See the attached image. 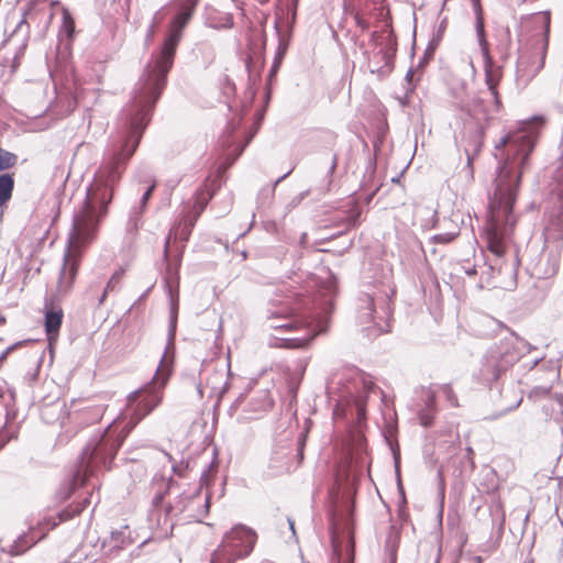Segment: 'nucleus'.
<instances>
[{
  "label": "nucleus",
  "instance_id": "obj_8",
  "mask_svg": "<svg viewBox=\"0 0 563 563\" xmlns=\"http://www.w3.org/2000/svg\"><path fill=\"white\" fill-rule=\"evenodd\" d=\"M362 300L364 302L363 309L365 312H362L361 318H364L365 321L373 322V325L365 329L368 335L374 334L376 336L380 333L388 332V319L393 313L390 295L374 296L367 294Z\"/></svg>",
  "mask_w": 563,
  "mask_h": 563
},
{
  "label": "nucleus",
  "instance_id": "obj_49",
  "mask_svg": "<svg viewBox=\"0 0 563 563\" xmlns=\"http://www.w3.org/2000/svg\"><path fill=\"white\" fill-rule=\"evenodd\" d=\"M308 195H309V190L300 192L299 195H297L296 197H294L291 199V201L289 202L288 206L291 208L297 207Z\"/></svg>",
  "mask_w": 563,
  "mask_h": 563
},
{
  "label": "nucleus",
  "instance_id": "obj_12",
  "mask_svg": "<svg viewBox=\"0 0 563 563\" xmlns=\"http://www.w3.org/2000/svg\"><path fill=\"white\" fill-rule=\"evenodd\" d=\"M199 494V489L192 495H187L185 492H180L174 498V501L166 504L164 507V515L157 517V529L167 536L174 528L173 517L183 514L192 501V498Z\"/></svg>",
  "mask_w": 563,
  "mask_h": 563
},
{
  "label": "nucleus",
  "instance_id": "obj_21",
  "mask_svg": "<svg viewBox=\"0 0 563 563\" xmlns=\"http://www.w3.org/2000/svg\"><path fill=\"white\" fill-rule=\"evenodd\" d=\"M14 179L11 174L0 175V206L4 205L12 196Z\"/></svg>",
  "mask_w": 563,
  "mask_h": 563
},
{
  "label": "nucleus",
  "instance_id": "obj_28",
  "mask_svg": "<svg viewBox=\"0 0 563 563\" xmlns=\"http://www.w3.org/2000/svg\"><path fill=\"white\" fill-rule=\"evenodd\" d=\"M272 462L278 463L276 467H278L280 472H290L292 468V465L288 462L287 452L285 449L282 451H275L272 456Z\"/></svg>",
  "mask_w": 563,
  "mask_h": 563
},
{
  "label": "nucleus",
  "instance_id": "obj_29",
  "mask_svg": "<svg viewBox=\"0 0 563 563\" xmlns=\"http://www.w3.org/2000/svg\"><path fill=\"white\" fill-rule=\"evenodd\" d=\"M18 162V156L2 147H0V170L13 167Z\"/></svg>",
  "mask_w": 563,
  "mask_h": 563
},
{
  "label": "nucleus",
  "instance_id": "obj_17",
  "mask_svg": "<svg viewBox=\"0 0 563 563\" xmlns=\"http://www.w3.org/2000/svg\"><path fill=\"white\" fill-rule=\"evenodd\" d=\"M63 316V310L60 308H51L45 312L44 324L47 334V347L49 349V352H53L55 349L54 344L62 325Z\"/></svg>",
  "mask_w": 563,
  "mask_h": 563
},
{
  "label": "nucleus",
  "instance_id": "obj_35",
  "mask_svg": "<svg viewBox=\"0 0 563 563\" xmlns=\"http://www.w3.org/2000/svg\"><path fill=\"white\" fill-rule=\"evenodd\" d=\"M192 229H189L188 227H185L180 222L176 228L173 229L175 238H179L183 241H188Z\"/></svg>",
  "mask_w": 563,
  "mask_h": 563
},
{
  "label": "nucleus",
  "instance_id": "obj_26",
  "mask_svg": "<svg viewBox=\"0 0 563 563\" xmlns=\"http://www.w3.org/2000/svg\"><path fill=\"white\" fill-rule=\"evenodd\" d=\"M44 358L45 354H35L34 360L31 362L32 367L26 372L24 377L30 384L37 379Z\"/></svg>",
  "mask_w": 563,
  "mask_h": 563
},
{
  "label": "nucleus",
  "instance_id": "obj_41",
  "mask_svg": "<svg viewBox=\"0 0 563 563\" xmlns=\"http://www.w3.org/2000/svg\"><path fill=\"white\" fill-rule=\"evenodd\" d=\"M433 53H434V48H433V47H431V46H429V47L426 49V52H424L423 56L420 58V60H419V63H418V65H417V69H422V68H423V66H424L426 64H428V63H429V60L433 57Z\"/></svg>",
  "mask_w": 563,
  "mask_h": 563
},
{
  "label": "nucleus",
  "instance_id": "obj_63",
  "mask_svg": "<svg viewBox=\"0 0 563 563\" xmlns=\"http://www.w3.org/2000/svg\"><path fill=\"white\" fill-rule=\"evenodd\" d=\"M154 27H155V21L151 24V26L148 29L147 38H152V36L154 34Z\"/></svg>",
  "mask_w": 563,
  "mask_h": 563
},
{
  "label": "nucleus",
  "instance_id": "obj_31",
  "mask_svg": "<svg viewBox=\"0 0 563 563\" xmlns=\"http://www.w3.org/2000/svg\"><path fill=\"white\" fill-rule=\"evenodd\" d=\"M435 409L422 408L418 412L420 424L424 428H429L433 423Z\"/></svg>",
  "mask_w": 563,
  "mask_h": 563
},
{
  "label": "nucleus",
  "instance_id": "obj_47",
  "mask_svg": "<svg viewBox=\"0 0 563 563\" xmlns=\"http://www.w3.org/2000/svg\"><path fill=\"white\" fill-rule=\"evenodd\" d=\"M90 497H91V494L89 496H85L81 501H79L76 506H74L75 512L80 515L87 508V506L90 504Z\"/></svg>",
  "mask_w": 563,
  "mask_h": 563
},
{
  "label": "nucleus",
  "instance_id": "obj_42",
  "mask_svg": "<svg viewBox=\"0 0 563 563\" xmlns=\"http://www.w3.org/2000/svg\"><path fill=\"white\" fill-rule=\"evenodd\" d=\"M207 203H208V200H205V199L197 200L196 203L192 206V210L189 212L199 218L200 214L202 213V211L205 210Z\"/></svg>",
  "mask_w": 563,
  "mask_h": 563
},
{
  "label": "nucleus",
  "instance_id": "obj_59",
  "mask_svg": "<svg viewBox=\"0 0 563 563\" xmlns=\"http://www.w3.org/2000/svg\"><path fill=\"white\" fill-rule=\"evenodd\" d=\"M20 343H14L5 346L2 352L9 353L12 352Z\"/></svg>",
  "mask_w": 563,
  "mask_h": 563
},
{
  "label": "nucleus",
  "instance_id": "obj_4",
  "mask_svg": "<svg viewBox=\"0 0 563 563\" xmlns=\"http://www.w3.org/2000/svg\"><path fill=\"white\" fill-rule=\"evenodd\" d=\"M334 294V283L330 282L324 288L322 313L311 318H308L307 313L303 312L301 301L294 302L287 299L280 302H272L267 309L268 328L285 332H303V334L274 336L269 341V346L286 350L307 349L314 336L327 330Z\"/></svg>",
  "mask_w": 563,
  "mask_h": 563
},
{
  "label": "nucleus",
  "instance_id": "obj_30",
  "mask_svg": "<svg viewBox=\"0 0 563 563\" xmlns=\"http://www.w3.org/2000/svg\"><path fill=\"white\" fill-rule=\"evenodd\" d=\"M287 52V44L284 43L282 40H279V44L275 54V58L273 62V65L271 67L269 74L271 76L274 75L280 67L282 62L286 55Z\"/></svg>",
  "mask_w": 563,
  "mask_h": 563
},
{
  "label": "nucleus",
  "instance_id": "obj_36",
  "mask_svg": "<svg viewBox=\"0 0 563 563\" xmlns=\"http://www.w3.org/2000/svg\"><path fill=\"white\" fill-rule=\"evenodd\" d=\"M210 503H211V496H210V494H207L205 497L203 506L198 510L197 515L195 516L196 521L202 522V518H205L206 516L209 515Z\"/></svg>",
  "mask_w": 563,
  "mask_h": 563
},
{
  "label": "nucleus",
  "instance_id": "obj_15",
  "mask_svg": "<svg viewBox=\"0 0 563 563\" xmlns=\"http://www.w3.org/2000/svg\"><path fill=\"white\" fill-rule=\"evenodd\" d=\"M65 409L66 402L60 399H56L52 402H44L41 406V418L47 424L58 422L60 427L68 432V411H65Z\"/></svg>",
  "mask_w": 563,
  "mask_h": 563
},
{
  "label": "nucleus",
  "instance_id": "obj_32",
  "mask_svg": "<svg viewBox=\"0 0 563 563\" xmlns=\"http://www.w3.org/2000/svg\"><path fill=\"white\" fill-rule=\"evenodd\" d=\"M441 388V391L442 394L445 396V399L453 406V407H457L459 406V402H457V397L456 395L454 394L452 387L450 384H443L440 386Z\"/></svg>",
  "mask_w": 563,
  "mask_h": 563
},
{
  "label": "nucleus",
  "instance_id": "obj_2",
  "mask_svg": "<svg viewBox=\"0 0 563 563\" xmlns=\"http://www.w3.org/2000/svg\"><path fill=\"white\" fill-rule=\"evenodd\" d=\"M544 123L541 115L519 123L518 129L503 136L496 144L495 157L505 148L495 178V189L488 203L486 243L492 257L481 267L479 287L506 288L504 276L512 279L517 274L519 260L514 245V229L517 218L512 208L517 199L521 177L529 165V157Z\"/></svg>",
  "mask_w": 563,
  "mask_h": 563
},
{
  "label": "nucleus",
  "instance_id": "obj_7",
  "mask_svg": "<svg viewBox=\"0 0 563 563\" xmlns=\"http://www.w3.org/2000/svg\"><path fill=\"white\" fill-rule=\"evenodd\" d=\"M164 258L166 261V271L164 276L165 287L169 296V327H168V342L164 352H169L177 327L178 306H179V267L180 256L175 261H170L168 256V240L165 242Z\"/></svg>",
  "mask_w": 563,
  "mask_h": 563
},
{
  "label": "nucleus",
  "instance_id": "obj_56",
  "mask_svg": "<svg viewBox=\"0 0 563 563\" xmlns=\"http://www.w3.org/2000/svg\"><path fill=\"white\" fill-rule=\"evenodd\" d=\"M291 172H292V168L290 170H288L286 174H284L283 176H280L279 178H277L274 184V187H276L282 180H284L287 176H289Z\"/></svg>",
  "mask_w": 563,
  "mask_h": 563
},
{
  "label": "nucleus",
  "instance_id": "obj_53",
  "mask_svg": "<svg viewBox=\"0 0 563 563\" xmlns=\"http://www.w3.org/2000/svg\"><path fill=\"white\" fill-rule=\"evenodd\" d=\"M415 69L413 68H409L407 74H406V81L411 85L412 82V78H413V75H415Z\"/></svg>",
  "mask_w": 563,
  "mask_h": 563
},
{
  "label": "nucleus",
  "instance_id": "obj_16",
  "mask_svg": "<svg viewBox=\"0 0 563 563\" xmlns=\"http://www.w3.org/2000/svg\"><path fill=\"white\" fill-rule=\"evenodd\" d=\"M484 360L482 375L489 383L496 382L510 366V362L504 358V354H487Z\"/></svg>",
  "mask_w": 563,
  "mask_h": 563
},
{
  "label": "nucleus",
  "instance_id": "obj_19",
  "mask_svg": "<svg viewBox=\"0 0 563 563\" xmlns=\"http://www.w3.org/2000/svg\"><path fill=\"white\" fill-rule=\"evenodd\" d=\"M306 366L307 363L300 362L292 372L287 374V393L290 404L297 401V394L306 372Z\"/></svg>",
  "mask_w": 563,
  "mask_h": 563
},
{
  "label": "nucleus",
  "instance_id": "obj_11",
  "mask_svg": "<svg viewBox=\"0 0 563 563\" xmlns=\"http://www.w3.org/2000/svg\"><path fill=\"white\" fill-rule=\"evenodd\" d=\"M531 274L537 278H550L559 271L560 252L559 246L550 247L544 242L541 252L533 254V247H529Z\"/></svg>",
  "mask_w": 563,
  "mask_h": 563
},
{
  "label": "nucleus",
  "instance_id": "obj_14",
  "mask_svg": "<svg viewBox=\"0 0 563 563\" xmlns=\"http://www.w3.org/2000/svg\"><path fill=\"white\" fill-rule=\"evenodd\" d=\"M103 412L104 407L102 405H89L79 408L71 406V409L68 411V420L69 423L82 428L98 422L102 418Z\"/></svg>",
  "mask_w": 563,
  "mask_h": 563
},
{
  "label": "nucleus",
  "instance_id": "obj_52",
  "mask_svg": "<svg viewBox=\"0 0 563 563\" xmlns=\"http://www.w3.org/2000/svg\"><path fill=\"white\" fill-rule=\"evenodd\" d=\"M336 166H338V157H336V155H333L332 162H331V165H330V168H329V174L330 175H332L335 172Z\"/></svg>",
  "mask_w": 563,
  "mask_h": 563
},
{
  "label": "nucleus",
  "instance_id": "obj_39",
  "mask_svg": "<svg viewBox=\"0 0 563 563\" xmlns=\"http://www.w3.org/2000/svg\"><path fill=\"white\" fill-rule=\"evenodd\" d=\"M522 402V396H520L519 398H517L511 405L507 406L505 409H503L500 412L498 413H495L493 415L492 417H489L488 419L490 420H495L504 415H506L507 412H510L512 411L514 409L518 408L520 406V404Z\"/></svg>",
  "mask_w": 563,
  "mask_h": 563
},
{
  "label": "nucleus",
  "instance_id": "obj_50",
  "mask_svg": "<svg viewBox=\"0 0 563 563\" xmlns=\"http://www.w3.org/2000/svg\"><path fill=\"white\" fill-rule=\"evenodd\" d=\"M394 454V460H395V466H396V474H397V483H398V488H399V492L401 494V496L404 497L405 494H404V488L401 486V481H400V475H399V470H398V460H399V455L398 453H396L395 451L393 452Z\"/></svg>",
  "mask_w": 563,
  "mask_h": 563
},
{
  "label": "nucleus",
  "instance_id": "obj_13",
  "mask_svg": "<svg viewBox=\"0 0 563 563\" xmlns=\"http://www.w3.org/2000/svg\"><path fill=\"white\" fill-rule=\"evenodd\" d=\"M157 482H159V487L152 497L151 508L147 516L151 526L156 528L158 515H164V507L166 506V504H164V499L166 495L179 488L178 483L172 477L165 481L163 477L158 479L157 476H154L153 484H156Z\"/></svg>",
  "mask_w": 563,
  "mask_h": 563
},
{
  "label": "nucleus",
  "instance_id": "obj_44",
  "mask_svg": "<svg viewBox=\"0 0 563 563\" xmlns=\"http://www.w3.org/2000/svg\"><path fill=\"white\" fill-rule=\"evenodd\" d=\"M188 462L187 463H180V464H174L173 465V473L178 475L179 477H185L186 476V472L188 470Z\"/></svg>",
  "mask_w": 563,
  "mask_h": 563
},
{
  "label": "nucleus",
  "instance_id": "obj_48",
  "mask_svg": "<svg viewBox=\"0 0 563 563\" xmlns=\"http://www.w3.org/2000/svg\"><path fill=\"white\" fill-rule=\"evenodd\" d=\"M121 277V272H115L110 280L107 283L106 289L109 291H112L115 287V285L119 283Z\"/></svg>",
  "mask_w": 563,
  "mask_h": 563
},
{
  "label": "nucleus",
  "instance_id": "obj_5",
  "mask_svg": "<svg viewBox=\"0 0 563 563\" xmlns=\"http://www.w3.org/2000/svg\"><path fill=\"white\" fill-rule=\"evenodd\" d=\"M484 57L485 84L488 90V98L478 97L473 100L471 117L477 121L474 139L465 147L466 166L470 173L473 172L472 162L479 153L485 135L486 126L494 113L500 111L503 103L498 92V85L501 79V69L493 64L489 54V44L486 41L484 46H479Z\"/></svg>",
  "mask_w": 563,
  "mask_h": 563
},
{
  "label": "nucleus",
  "instance_id": "obj_58",
  "mask_svg": "<svg viewBox=\"0 0 563 563\" xmlns=\"http://www.w3.org/2000/svg\"><path fill=\"white\" fill-rule=\"evenodd\" d=\"M8 441L9 439L5 437V434L0 433V449H2Z\"/></svg>",
  "mask_w": 563,
  "mask_h": 563
},
{
  "label": "nucleus",
  "instance_id": "obj_54",
  "mask_svg": "<svg viewBox=\"0 0 563 563\" xmlns=\"http://www.w3.org/2000/svg\"><path fill=\"white\" fill-rule=\"evenodd\" d=\"M121 536H122V533H121V532H118V531H112V532H111V538H112L115 542H122Z\"/></svg>",
  "mask_w": 563,
  "mask_h": 563
},
{
  "label": "nucleus",
  "instance_id": "obj_45",
  "mask_svg": "<svg viewBox=\"0 0 563 563\" xmlns=\"http://www.w3.org/2000/svg\"><path fill=\"white\" fill-rule=\"evenodd\" d=\"M455 238L453 233H441L433 236L434 242L437 243H450Z\"/></svg>",
  "mask_w": 563,
  "mask_h": 563
},
{
  "label": "nucleus",
  "instance_id": "obj_62",
  "mask_svg": "<svg viewBox=\"0 0 563 563\" xmlns=\"http://www.w3.org/2000/svg\"><path fill=\"white\" fill-rule=\"evenodd\" d=\"M147 202L148 201H143V199L140 200L139 205L135 206L136 208H142V211L144 212L145 209H146V206H147Z\"/></svg>",
  "mask_w": 563,
  "mask_h": 563
},
{
  "label": "nucleus",
  "instance_id": "obj_24",
  "mask_svg": "<svg viewBox=\"0 0 563 563\" xmlns=\"http://www.w3.org/2000/svg\"><path fill=\"white\" fill-rule=\"evenodd\" d=\"M508 342V346L504 352H521L522 350H531L529 342L520 339L516 333L508 331V336L505 338Z\"/></svg>",
  "mask_w": 563,
  "mask_h": 563
},
{
  "label": "nucleus",
  "instance_id": "obj_61",
  "mask_svg": "<svg viewBox=\"0 0 563 563\" xmlns=\"http://www.w3.org/2000/svg\"><path fill=\"white\" fill-rule=\"evenodd\" d=\"M108 292H109V290H107V289L104 288V290H103L102 295H101V296H100V298H99V305H102V303L104 302V300H106V298H107V294H108Z\"/></svg>",
  "mask_w": 563,
  "mask_h": 563
},
{
  "label": "nucleus",
  "instance_id": "obj_57",
  "mask_svg": "<svg viewBox=\"0 0 563 563\" xmlns=\"http://www.w3.org/2000/svg\"><path fill=\"white\" fill-rule=\"evenodd\" d=\"M465 274H467V275H470V276H472V275H476V274H477L476 266L465 268Z\"/></svg>",
  "mask_w": 563,
  "mask_h": 563
},
{
  "label": "nucleus",
  "instance_id": "obj_6",
  "mask_svg": "<svg viewBox=\"0 0 563 563\" xmlns=\"http://www.w3.org/2000/svg\"><path fill=\"white\" fill-rule=\"evenodd\" d=\"M256 532L242 523L235 525L228 531L211 554L210 563H234L239 559L247 558L256 543Z\"/></svg>",
  "mask_w": 563,
  "mask_h": 563
},
{
  "label": "nucleus",
  "instance_id": "obj_46",
  "mask_svg": "<svg viewBox=\"0 0 563 563\" xmlns=\"http://www.w3.org/2000/svg\"><path fill=\"white\" fill-rule=\"evenodd\" d=\"M424 408L435 409V393L432 391L430 388H427V399Z\"/></svg>",
  "mask_w": 563,
  "mask_h": 563
},
{
  "label": "nucleus",
  "instance_id": "obj_27",
  "mask_svg": "<svg viewBox=\"0 0 563 563\" xmlns=\"http://www.w3.org/2000/svg\"><path fill=\"white\" fill-rule=\"evenodd\" d=\"M62 18H63L62 30L66 33V36L68 38H73L74 33H75V21L71 16L70 11L65 7H63V9H62Z\"/></svg>",
  "mask_w": 563,
  "mask_h": 563
},
{
  "label": "nucleus",
  "instance_id": "obj_38",
  "mask_svg": "<svg viewBox=\"0 0 563 563\" xmlns=\"http://www.w3.org/2000/svg\"><path fill=\"white\" fill-rule=\"evenodd\" d=\"M79 514L75 512V507L74 506H69L63 510H60L57 516H58V523L59 522H63V521H67L71 518H74L75 516H78Z\"/></svg>",
  "mask_w": 563,
  "mask_h": 563
},
{
  "label": "nucleus",
  "instance_id": "obj_37",
  "mask_svg": "<svg viewBox=\"0 0 563 563\" xmlns=\"http://www.w3.org/2000/svg\"><path fill=\"white\" fill-rule=\"evenodd\" d=\"M148 446H150L148 441H141V442H136V443L132 444L131 449L126 452L125 460L131 461V462H136L137 456L133 454V451L136 449H146Z\"/></svg>",
  "mask_w": 563,
  "mask_h": 563
},
{
  "label": "nucleus",
  "instance_id": "obj_1",
  "mask_svg": "<svg viewBox=\"0 0 563 563\" xmlns=\"http://www.w3.org/2000/svg\"><path fill=\"white\" fill-rule=\"evenodd\" d=\"M200 0H175L176 14L156 57L150 62L135 85L131 102L122 110L120 128L111 141L103 163L88 186L81 207L74 213L71 229H99L108 214L114 189L129 159L135 153L150 122L151 112L167 82L183 32Z\"/></svg>",
  "mask_w": 563,
  "mask_h": 563
},
{
  "label": "nucleus",
  "instance_id": "obj_43",
  "mask_svg": "<svg viewBox=\"0 0 563 563\" xmlns=\"http://www.w3.org/2000/svg\"><path fill=\"white\" fill-rule=\"evenodd\" d=\"M198 220V217L188 212L184 218L181 219L180 223L185 227H188L189 229H194L196 222Z\"/></svg>",
  "mask_w": 563,
  "mask_h": 563
},
{
  "label": "nucleus",
  "instance_id": "obj_10",
  "mask_svg": "<svg viewBox=\"0 0 563 563\" xmlns=\"http://www.w3.org/2000/svg\"><path fill=\"white\" fill-rule=\"evenodd\" d=\"M550 19L545 18L544 31L539 38L541 44L539 56L526 57L521 55L517 62L516 80L519 85L527 86L544 67L549 45Z\"/></svg>",
  "mask_w": 563,
  "mask_h": 563
},
{
  "label": "nucleus",
  "instance_id": "obj_22",
  "mask_svg": "<svg viewBox=\"0 0 563 563\" xmlns=\"http://www.w3.org/2000/svg\"><path fill=\"white\" fill-rule=\"evenodd\" d=\"M273 405L274 401L267 393H262L260 396L253 398L249 404L251 410L257 413L268 411Z\"/></svg>",
  "mask_w": 563,
  "mask_h": 563
},
{
  "label": "nucleus",
  "instance_id": "obj_9",
  "mask_svg": "<svg viewBox=\"0 0 563 563\" xmlns=\"http://www.w3.org/2000/svg\"><path fill=\"white\" fill-rule=\"evenodd\" d=\"M231 354H225L224 357L218 356L214 358L201 361L199 369V384L198 390L202 394L201 385L205 383L207 387L213 393L223 394L227 390L228 379L227 376L231 368Z\"/></svg>",
  "mask_w": 563,
  "mask_h": 563
},
{
  "label": "nucleus",
  "instance_id": "obj_33",
  "mask_svg": "<svg viewBox=\"0 0 563 563\" xmlns=\"http://www.w3.org/2000/svg\"><path fill=\"white\" fill-rule=\"evenodd\" d=\"M551 391V386H536L531 389L529 394V398L538 400L548 396Z\"/></svg>",
  "mask_w": 563,
  "mask_h": 563
},
{
  "label": "nucleus",
  "instance_id": "obj_18",
  "mask_svg": "<svg viewBox=\"0 0 563 563\" xmlns=\"http://www.w3.org/2000/svg\"><path fill=\"white\" fill-rule=\"evenodd\" d=\"M43 538L44 534H37L35 532V527L30 526L29 532L19 536L16 540L13 541V543L10 545L9 553L11 555L23 554Z\"/></svg>",
  "mask_w": 563,
  "mask_h": 563
},
{
  "label": "nucleus",
  "instance_id": "obj_51",
  "mask_svg": "<svg viewBox=\"0 0 563 563\" xmlns=\"http://www.w3.org/2000/svg\"><path fill=\"white\" fill-rule=\"evenodd\" d=\"M155 187H156V181L154 180L152 183V185L150 187H147V189L143 192L141 199H143V201H148L152 197V194H153Z\"/></svg>",
  "mask_w": 563,
  "mask_h": 563
},
{
  "label": "nucleus",
  "instance_id": "obj_23",
  "mask_svg": "<svg viewBox=\"0 0 563 563\" xmlns=\"http://www.w3.org/2000/svg\"><path fill=\"white\" fill-rule=\"evenodd\" d=\"M143 211H142V208H136V207H132L131 210L129 211V218H128V221H126V225H125V229H126V232L128 233H135L139 228L142 225V216H143Z\"/></svg>",
  "mask_w": 563,
  "mask_h": 563
},
{
  "label": "nucleus",
  "instance_id": "obj_3",
  "mask_svg": "<svg viewBox=\"0 0 563 563\" xmlns=\"http://www.w3.org/2000/svg\"><path fill=\"white\" fill-rule=\"evenodd\" d=\"M174 355L162 354L152 380L128 395L125 412L128 421L120 428L109 424L86 444L78 457V465L70 483L60 487L58 492V497L62 500L69 498L78 486L85 485L95 470L111 468L112 461L126 437L142 419L161 404L163 389L172 373Z\"/></svg>",
  "mask_w": 563,
  "mask_h": 563
},
{
  "label": "nucleus",
  "instance_id": "obj_64",
  "mask_svg": "<svg viewBox=\"0 0 563 563\" xmlns=\"http://www.w3.org/2000/svg\"><path fill=\"white\" fill-rule=\"evenodd\" d=\"M208 472L209 470H205L202 473H201V482H207V478H208Z\"/></svg>",
  "mask_w": 563,
  "mask_h": 563
},
{
  "label": "nucleus",
  "instance_id": "obj_60",
  "mask_svg": "<svg viewBox=\"0 0 563 563\" xmlns=\"http://www.w3.org/2000/svg\"><path fill=\"white\" fill-rule=\"evenodd\" d=\"M356 23L363 30L367 27V24L361 18H356Z\"/></svg>",
  "mask_w": 563,
  "mask_h": 563
},
{
  "label": "nucleus",
  "instance_id": "obj_55",
  "mask_svg": "<svg viewBox=\"0 0 563 563\" xmlns=\"http://www.w3.org/2000/svg\"><path fill=\"white\" fill-rule=\"evenodd\" d=\"M389 561H390V563L397 562V553H396L395 549H391L389 552Z\"/></svg>",
  "mask_w": 563,
  "mask_h": 563
},
{
  "label": "nucleus",
  "instance_id": "obj_20",
  "mask_svg": "<svg viewBox=\"0 0 563 563\" xmlns=\"http://www.w3.org/2000/svg\"><path fill=\"white\" fill-rule=\"evenodd\" d=\"M473 8L475 11L476 22H475V29H476V35L478 40L479 46H484L486 44V34H485V25H484V18H483V10L481 7L479 0H472Z\"/></svg>",
  "mask_w": 563,
  "mask_h": 563
},
{
  "label": "nucleus",
  "instance_id": "obj_40",
  "mask_svg": "<svg viewBox=\"0 0 563 563\" xmlns=\"http://www.w3.org/2000/svg\"><path fill=\"white\" fill-rule=\"evenodd\" d=\"M305 442H306V437L303 433H301L298 438V441H297V454H296V457L298 460V464H300L303 460V449H305Z\"/></svg>",
  "mask_w": 563,
  "mask_h": 563
},
{
  "label": "nucleus",
  "instance_id": "obj_34",
  "mask_svg": "<svg viewBox=\"0 0 563 563\" xmlns=\"http://www.w3.org/2000/svg\"><path fill=\"white\" fill-rule=\"evenodd\" d=\"M192 229H189L188 227H185L180 222L176 228L173 229L175 238H179L183 241H188Z\"/></svg>",
  "mask_w": 563,
  "mask_h": 563
},
{
  "label": "nucleus",
  "instance_id": "obj_25",
  "mask_svg": "<svg viewBox=\"0 0 563 563\" xmlns=\"http://www.w3.org/2000/svg\"><path fill=\"white\" fill-rule=\"evenodd\" d=\"M58 522L56 521L55 517L53 516H44L41 519H38L35 523H31V526L35 527V532L37 534H44L54 529Z\"/></svg>",
  "mask_w": 563,
  "mask_h": 563
}]
</instances>
